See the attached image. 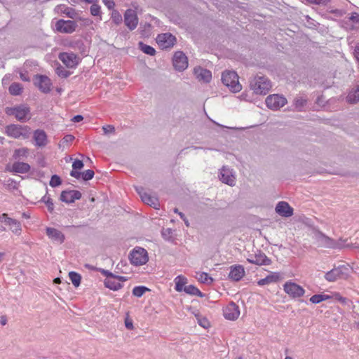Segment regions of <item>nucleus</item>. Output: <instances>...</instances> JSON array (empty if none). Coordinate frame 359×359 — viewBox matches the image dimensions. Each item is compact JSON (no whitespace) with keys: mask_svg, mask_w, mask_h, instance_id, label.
Instances as JSON below:
<instances>
[{"mask_svg":"<svg viewBox=\"0 0 359 359\" xmlns=\"http://www.w3.org/2000/svg\"><path fill=\"white\" fill-rule=\"evenodd\" d=\"M5 133L12 138L27 140L31 135V128L27 126L10 124L6 127Z\"/></svg>","mask_w":359,"mask_h":359,"instance_id":"nucleus-1","label":"nucleus"},{"mask_svg":"<svg viewBox=\"0 0 359 359\" xmlns=\"http://www.w3.org/2000/svg\"><path fill=\"white\" fill-rule=\"evenodd\" d=\"M5 112L8 116H14L18 121L22 123L27 122L31 118L30 108L27 104L6 107Z\"/></svg>","mask_w":359,"mask_h":359,"instance_id":"nucleus-2","label":"nucleus"},{"mask_svg":"<svg viewBox=\"0 0 359 359\" xmlns=\"http://www.w3.org/2000/svg\"><path fill=\"white\" fill-rule=\"evenodd\" d=\"M271 88V81L264 76H256L250 81V88L257 95H266Z\"/></svg>","mask_w":359,"mask_h":359,"instance_id":"nucleus-3","label":"nucleus"},{"mask_svg":"<svg viewBox=\"0 0 359 359\" xmlns=\"http://www.w3.org/2000/svg\"><path fill=\"white\" fill-rule=\"evenodd\" d=\"M222 83L233 93L239 92L242 89L238 81V76L233 71H226L222 75Z\"/></svg>","mask_w":359,"mask_h":359,"instance_id":"nucleus-4","label":"nucleus"},{"mask_svg":"<svg viewBox=\"0 0 359 359\" xmlns=\"http://www.w3.org/2000/svg\"><path fill=\"white\" fill-rule=\"evenodd\" d=\"M129 259L134 266H142L148 262V253L145 249L136 247L130 252Z\"/></svg>","mask_w":359,"mask_h":359,"instance_id":"nucleus-5","label":"nucleus"},{"mask_svg":"<svg viewBox=\"0 0 359 359\" xmlns=\"http://www.w3.org/2000/svg\"><path fill=\"white\" fill-rule=\"evenodd\" d=\"M265 102L268 108L276 111L286 104L287 100L283 95L273 94L266 97Z\"/></svg>","mask_w":359,"mask_h":359,"instance_id":"nucleus-6","label":"nucleus"},{"mask_svg":"<svg viewBox=\"0 0 359 359\" xmlns=\"http://www.w3.org/2000/svg\"><path fill=\"white\" fill-rule=\"evenodd\" d=\"M283 290L286 294L292 298H298L304 296L305 290L292 281H287L283 285Z\"/></svg>","mask_w":359,"mask_h":359,"instance_id":"nucleus-7","label":"nucleus"},{"mask_svg":"<svg viewBox=\"0 0 359 359\" xmlns=\"http://www.w3.org/2000/svg\"><path fill=\"white\" fill-rule=\"evenodd\" d=\"M219 179L231 187L236 184V175L233 170L228 166H223L219 173Z\"/></svg>","mask_w":359,"mask_h":359,"instance_id":"nucleus-8","label":"nucleus"},{"mask_svg":"<svg viewBox=\"0 0 359 359\" xmlns=\"http://www.w3.org/2000/svg\"><path fill=\"white\" fill-rule=\"evenodd\" d=\"M128 280V278L121 276H111V277H107L104 281V284L106 287L117 291L123 287L122 283Z\"/></svg>","mask_w":359,"mask_h":359,"instance_id":"nucleus-9","label":"nucleus"},{"mask_svg":"<svg viewBox=\"0 0 359 359\" xmlns=\"http://www.w3.org/2000/svg\"><path fill=\"white\" fill-rule=\"evenodd\" d=\"M76 27V22L72 20H59L55 23V29L60 33L72 34Z\"/></svg>","mask_w":359,"mask_h":359,"instance_id":"nucleus-10","label":"nucleus"},{"mask_svg":"<svg viewBox=\"0 0 359 359\" xmlns=\"http://www.w3.org/2000/svg\"><path fill=\"white\" fill-rule=\"evenodd\" d=\"M348 269L344 266H339L334 268L325 274V278L329 282H334L340 278H345L347 275L345 273Z\"/></svg>","mask_w":359,"mask_h":359,"instance_id":"nucleus-11","label":"nucleus"},{"mask_svg":"<svg viewBox=\"0 0 359 359\" xmlns=\"http://www.w3.org/2000/svg\"><path fill=\"white\" fill-rule=\"evenodd\" d=\"M314 238L321 247L328 248H336L337 247V243L334 240L320 231H316Z\"/></svg>","mask_w":359,"mask_h":359,"instance_id":"nucleus-12","label":"nucleus"},{"mask_svg":"<svg viewBox=\"0 0 359 359\" xmlns=\"http://www.w3.org/2000/svg\"><path fill=\"white\" fill-rule=\"evenodd\" d=\"M172 63L175 69L179 72L184 71L188 67V60L182 51H177L173 56Z\"/></svg>","mask_w":359,"mask_h":359,"instance_id":"nucleus-13","label":"nucleus"},{"mask_svg":"<svg viewBox=\"0 0 359 359\" xmlns=\"http://www.w3.org/2000/svg\"><path fill=\"white\" fill-rule=\"evenodd\" d=\"M176 41L175 37L170 33L158 34L156 37V42L162 49L172 47Z\"/></svg>","mask_w":359,"mask_h":359,"instance_id":"nucleus-14","label":"nucleus"},{"mask_svg":"<svg viewBox=\"0 0 359 359\" xmlns=\"http://www.w3.org/2000/svg\"><path fill=\"white\" fill-rule=\"evenodd\" d=\"M0 222L9 226L10 229L13 233L16 235H20L21 233L22 227L20 222L16 219L9 217L7 214L4 213L0 215Z\"/></svg>","mask_w":359,"mask_h":359,"instance_id":"nucleus-15","label":"nucleus"},{"mask_svg":"<svg viewBox=\"0 0 359 359\" xmlns=\"http://www.w3.org/2000/svg\"><path fill=\"white\" fill-rule=\"evenodd\" d=\"M34 84L39 88L41 92L44 93H48L51 90V81L46 76L36 75L34 79Z\"/></svg>","mask_w":359,"mask_h":359,"instance_id":"nucleus-16","label":"nucleus"},{"mask_svg":"<svg viewBox=\"0 0 359 359\" xmlns=\"http://www.w3.org/2000/svg\"><path fill=\"white\" fill-rule=\"evenodd\" d=\"M136 190L138 192L142 201L144 203L153 207L155 209H158L159 202L156 196H151V194L144 191V189L142 187L136 188Z\"/></svg>","mask_w":359,"mask_h":359,"instance_id":"nucleus-17","label":"nucleus"},{"mask_svg":"<svg viewBox=\"0 0 359 359\" xmlns=\"http://www.w3.org/2000/svg\"><path fill=\"white\" fill-rule=\"evenodd\" d=\"M223 316L229 320H235L240 316V310L238 306L234 302L229 303L223 309Z\"/></svg>","mask_w":359,"mask_h":359,"instance_id":"nucleus-18","label":"nucleus"},{"mask_svg":"<svg viewBox=\"0 0 359 359\" xmlns=\"http://www.w3.org/2000/svg\"><path fill=\"white\" fill-rule=\"evenodd\" d=\"M247 261L250 264L259 266L269 265L271 264V260L261 251H258L255 255H249Z\"/></svg>","mask_w":359,"mask_h":359,"instance_id":"nucleus-19","label":"nucleus"},{"mask_svg":"<svg viewBox=\"0 0 359 359\" xmlns=\"http://www.w3.org/2000/svg\"><path fill=\"white\" fill-rule=\"evenodd\" d=\"M124 22L130 30L135 29L138 24L136 12L132 9H128L124 14Z\"/></svg>","mask_w":359,"mask_h":359,"instance_id":"nucleus-20","label":"nucleus"},{"mask_svg":"<svg viewBox=\"0 0 359 359\" xmlns=\"http://www.w3.org/2000/svg\"><path fill=\"white\" fill-rule=\"evenodd\" d=\"M59 59L69 68L75 67L78 65V57L73 53H62Z\"/></svg>","mask_w":359,"mask_h":359,"instance_id":"nucleus-21","label":"nucleus"},{"mask_svg":"<svg viewBox=\"0 0 359 359\" xmlns=\"http://www.w3.org/2000/svg\"><path fill=\"white\" fill-rule=\"evenodd\" d=\"M275 210L277 214L284 217H290L293 215V208L285 201H280L277 203Z\"/></svg>","mask_w":359,"mask_h":359,"instance_id":"nucleus-22","label":"nucleus"},{"mask_svg":"<svg viewBox=\"0 0 359 359\" xmlns=\"http://www.w3.org/2000/svg\"><path fill=\"white\" fill-rule=\"evenodd\" d=\"M81 198V193L77 190L63 191L60 195V200L67 203H74Z\"/></svg>","mask_w":359,"mask_h":359,"instance_id":"nucleus-23","label":"nucleus"},{"mask_svg":"<svg viewBox=\"0 0 359 359\" xmlns=\"http://www.w3.org/2000/svg\"><path fill=\"white\" fill-rule=\"evenodd\" d=\"M46 231L47 236L53 242L62 244L65 241V236L60 231L55 228L47 227Z\"/></svg>","mask_w":359,"mask_h":359,"instance_id":"nucleus-24","label":"nucleus"},{"mask_svg":"<svg viewBox=\"0 0 359 359\" xmlns=\"http://www.w3.org/2000/svg\"><path fill=\"white\" fill-rule=\"evenodd\" d=\"M33 139L34 144L38 147H45L48 143V137L46 132L41 129H37L33 133Z\"/></svg>","mask_w":359,"mask_h":359,"instance_id":"nucleus-25","label":"nucleus"},{"mask_svg":"<svg viewBox=\"0 0 359 359\" xmlns=\"http://www.w3.org/2000/svg\"><path fill=\"white\" fill-rule=\"evenodd\" d=\"M245 276L244 267L241 265H234L230 267L229 278L233 281H239Z\"/></svg>","mask_w":359,"mask_h":359,"instance_id":"nucleus-26","label":"nucleus"},{"mask_svg":"<svg viewBox=\"0 0 359 359\" xmlns=\"http://www.w3.org/2000/svg\"><path fill=\"white\" fill-rule=\"evenodd\" d=\"M194 72L196 79L200 81L208 83L212 79L211 72L201 67H195Z\"/></svg>","mask_w":359,"mask_h":359,"instance_id":"nucleus-27","label":"nucleus"},{"mask_svg":"<svg viewBox=\"0 0 359 359\" xmlns=\"http://www.w3.org/2000/svg\"><path fill=\"white\" fill-rule=\"evenodd\" d=\"M30 165L20 161H15L11 165L10 171L15 173L25 174L30 170Z\"/></svg>","mask_w":359,"mask_h":359,"instance_id":"nucleus-28","label":"nucleus"},{"mask_svg":"<svg viewBox=\"0 0 359 359\" xmlns=\"http://www.w3.org/2000/svg\"><path fill=\"white\" fill-rule=\"evenodd\" d=\"M29 155V149L27 147H21L14 150L12 158L15 161L25 160Z\"/></svg>","mask_w":359,"mask_h":359,"instance_id":"nucleus-29","label":"nucleus"},{"mask_svg":"<svg viewBox=\"0 0 359 359\" xmlns=\"http://www.w3.org/2000/svg\"><path fill=\"white\" fill-rule=\"evenodd\" d=\"M174 282L175 283V289L176 291L181 292L184 290V287H186L187 283L188 282L187 278L182 275L177 276L175 279Z\"/></svg>","mask_w":359,"mask_h":359,"instance_id":"nucleus-30","label":"nucleus"},{"mask_svg":"<svg viewBox=\"0 0 359 359\" xmlns=\"http://www.w3.org/2000/svg\"><path fill=\"white\" fill-rule=\"evenodd\" d=\"M346 101L351 104L359 102V86L348 93L346 97Z\"/></svg>","mask_w":359,"mask_h":359,"instance_id":"nucleus-31","label":"nucleus"},{"mask_svg":"<svg viewBox=\"0 0 359 359\" xmlns=\"http://www.w3.org/2000/svg\"><path fill=\"white\" fill-rule=\"evenodd\" d=\"M185 293L191 295H194L197 297H203V294L194 285H189L186 287H184V290Z\"/></svg>","mask_w":359,"mask_h":359,"instance_id":"nucleus-32","label":"nucleus"},{"mask_svg":"<svg viewBox=\"0 0 359 359\" xmlns=\"http://www.w3.org/2000/svg\"><path fill=\"white\" fill-rule=\"evenodd\" d=\"M278 278V275H276V274H271V275L267 276L264 278L260 279L257 282V284L259 286H263V285H269V284H270L271 283L277 281Z\"/></svg>","mask_w":359,"mask_h":359,"instance_id":"nucleus-33","label":"nucleus"},{"mask_svg":"<svg viewBox=\"0 0 359 359\" xmlns=\"http://www.w3.org/2000/svg\"><path fill=\"white\" fill-rule=\"evenodd\" d=\"M69 277L74 287H77L80 285L81 276L79 273L71 271L69 273Z\"/></svg>","mask_w":359,"mask_h":359,"instance_id":"nucleus-34","label":"nucleus"},{"mask_svg":"<svg viewBox=\"0 0 359 359\" xmlns=\"http://www.w3.org/2000/svg\"><path fill=\"white\" fill-rule=\"evenodd\" d=\"M139 47L140 50L145 54L149 55H154L156 50L155 49L147 44H144L142 42L139 43Z\"/></svg>","mask_w":359,"mask_h":359,"instance_id":"nucleus-35","label":"nucleus"},{"mask_svg":"<svg viewBox=\"0 0 359 359\" xmlns=\"http://www.w3.org/2000/svg\"><path fill=\"white\" fill-rule=\"evenodd\" d=\"M22 90V86L20 83H13L9 87V93L13 95H19Z\"/></svg>","mask_w":359,"mask_h":359,"instance_id":"nucleus-36","label":"nucleus"},{"mask_svg":"<svg viewBox=\"0 0 359 359\" xmlns=\"http://www.w3.org/2000/svg\"><path fill=\"white\" fill-rule=\"evenodd\" d=\"M197 279L203 283H212L213 279L205 272H201L197 274Z\"/></svg>","mask_w":359,"mask_h":359,"instance_id":"nucleus-37","label":"nucleus"},{"mask_svg":"<svg viewBox=\"0 0 359 359\" xmlns=\"http://www.w3.org/2000/svg\"><path fill=\"white\" fill-rule=\"evenodd\" d=\"M149 289L145 286H136L133 289V294L137 297H141Z\"/></svg>","mask_w":359,"mask_h":359,"instance_id":"nucleus-38","label":"nucleus"},{"mask_svg":"<svg viewBox=\"0 0 359 359\" xmlns=\"http://www.w3.org/2000/svg\"><path fill=\"white\" fill-rule=\"evenodd\" d=\"M41 201L43 202L50 212H52L54 210V204L53 203L52 199L50 198V196L45 195L42 198Z\"/></svg>","mask_w":359,"mask_h":359,"instance_id":"nucleus-39","label":"nucleus"},{"mask_svg":"<svg viewBox=\"0 0 359 359\" xmlns=\"http://www.w3.org/2000/svg\"><path fill=\"white\" fill-rule=\"evenodd\" d=\"M306 100L302 97H297L294 100L295 109L301 111L306 104Z\"/></svg>","mask_w":359,"mask_h":359,"instance_id":"nucleus-40","label":"nucleus"},{"mask_svg":"<svg viewBox=\"0 0 359 359\" xmlns=\"http://www.w3.org/2000/svg\"><path fill=\"white\" fill-rule=\"evenodd\" d=\"M332 299L339 302L343 305H347L349 302V300L342 297L339 292H334L332 294Z\"/></svg>","mask_w":359,"mask_h":359,"instance_id":"nucleus-41","label":"nucleus"},{"mask_svg":"<svg viewBox=\"0 0 359 359\" xmlns=\"http://www.w3.org/2000/svg\"><path fill=\"white\" fill-rule=\"evenodd\" d=\"M62 184V180L60 177L57 175H53L51 177L49 184L52 187H56L60 186Z\"/></svg>","mask_w":359,"mask_h":359,"instance_id":"nucleus-42","label":"nucleus"},{"mask_svg":"<svg viewBox=\"0 0 359 359\" xmlns=\"http://www.w3.org/2000/svg\"><path fill=\"white\" fill-rule=\"evenodd\" d=\"M56 74L62 78H67L69 76V72L65 69L63 67H58L55 69Z\"/></svg>","mask_w":359,"mask_h":359,"instance_id":"nucleus-43","label":"nucleus"},{"mask_svg":"<svg viewBox=\"0 0 359 359\" xmlns=\"http://www.w3.org/2000/svg\"><path fill=\"white\" fill-rule=\"evenodd\" d=\"M95 172L93 170H86L82 172V179L88 181L93 178Z\"/></svg>","mask_w":359,"mask_h":359,"instance_id":"nucleus-44","label":"nucleus"},{"mask_svg":"<svg viewBox=\"0 0 359 359\" xmlns=\"http://www.w3.org/2000/svg\"><path fill=\"white\" fill-rule=\"evenodd\" d=\"M90 13L93 16L100 15V6L97 4H93L90 6Z\"/></svg>","mask_w":359,"mask_h":359,"instance_id":"nucleus-45","label":"nucleus"},{"mask_svg":"<svg viewBox=\"0 0 359 359\" xmlns=\"http://www.w3.org/2000/svg\"><path fill=\"white\" fill-rule=\"evenodd\" d=\"M111 18L113 22H114L116 25L121 23L122 21V16L117 11H114L112 13Z\"/></svg>","mask_w":359,"mask_h":359,"instance_id":"nucleus-46","label":"nucleus"},{"mask_svg":"<svg viewBox=\"0 0 359 359\" xmlns=\"http://www.w3.org/2000/svg\"><path fill=\"white\" fill-rule=\"evenodd\" d=\"M197 320L198 325L203 328H208L210 326V323L205 318L198 317Z\"/></svg>","mask_w":359,"mask_h":359,"instance_id":"nucleus-47","label":"nucleus"},{"mask_svg":"<svg viewBox=\"0 0 359 359\" xmlns=\"http://www.w3.org/2000/svg\"><path fill=\"white\" fill-rule=\"evenodd\" d=\"M322 297H321V294H314L313 295L309 301L312 303V304H319L320 302H322Z\"/></svg>","mask_w":359,"mask_h":359,"instance_id":"nucleus-48","label":"nucleus"},{"mask_svg":"<svg viewBox=\"0 0 359 359\" xmlns=\"http://www.w3.org/2000/svg\"><path fill=\"white\" fill-rule=\"evenodd\" d=\"M83 165L82 161L76 159L73 162L72 168L73 170H80L83 167Z\"/></svg>","mask_w":359,"mask_h":359,"instance_id":"nucleus-49","label":"nucleus"},{"mask_svg":"<svg viewBox=\"0 0 359 359\" xmlns=\"http://www.w3.org/2000/svg\"><path fill=\"white\" fill-rule=\"evenodd\" d=\"M102 130H103L104 133L105 135H107V134H109V133H113L115 131L114 127L113 126H111V125L104 126L102 127Z\"/></svg>","mask_w":359,"mask_h":359,"instance_id":"nucleus-50","label":"nucleus"},{"mask_svg":"<svg viewBox=\"0 0 359 359\" xmlns=\"http://www.w3.org/2000/svg\"><path fill=\"white\" fill-rule=\"evenodd\" d=\"M308 2L311 4H314L317 5H326L330 2V0H306Z\"/></svg>","mask_w":359,"mask_h":359,"instance_id":"nucleus-51","label":"nucleus"},{"mask_svg":"<svg viewBox=\"0 0 359 359\" xmlns=\"http://www.w3.org/2000/svg\"><path fill=\"white\" fill-rule=\"evenodd\" d=\"M348 20L351 21L353 23H359V14L356 13H353L348 18Z\"/></svg>","mask_w":359,"mask_h":359,"instance_id":"nucleus-52","label":"nucleus"},{"mask_svg":"<svg viewBox=\"0 0 359 359\" xmlns=\"http://www.w3.org/2000/svg\"><path fill=\"white\" fill-rule=\"evenodd\" d=\"M74 140V137L72 135H66L62 140V144H68Z\"/></svg>","mask_w":359,"mask_h":359,"instance_id":"nucleus-53","label":"nucleus"},{"mask_svg":"<svg viewBox=\"0 0 359 359\" xmlns=\"http://www.w3.org/2000/svg\"><path fill=\"white\" fill-rule=\"evenodd\" d=\"M64 13L70 18H74L75 16V11L72 8H67Z\"/></svg>","mask_w":359,"mask_h":359,"instance_id":"nucleus-54","label":"nucleus"},{"mask_svg":"<svg viewBox=\"0 0 359 359\" xmlns=\"http://www.w3.org/2000/svg\"><path fill=\"white\" fill-rule=\"evenodd\" d=\"M102 2L109 10L114 8L115 6L114 0H102Z\"/></svg>","mask_w":359,"mask_h":359,"instance_id":"nucleus-55","label":"nucleus"},{"mask_svg":"<svg viewBox=\"0 0 359 359\" xmlns=\"http://www.w3.org/2000/svg\"><path fill=\"white\" fill-rule=\"evenodd\" d=\"M70 175L78 180L82 178V172L77 171V170H72L70 172Z\"/></svg>","mask_w":359,"mask_h":359,"instance_id":"nucleus-56","label":"nucleus"},{"mask_svg":"<svg viewBox=\"0 0 359 359\" xmlns=\"http://www.w3.org/2000/svg\"><path fill=\"white\" fill-rule=\"evenodd\" d=\"M125 325L127 329L128 330H133V324L131 320H126L125 321Z\"/></svg>","mask_w":359,"mask_h":359,"instance_id":"nucleus-57","label":"nucleus"},{"mask_svg":"<svg viewBox=\"0 0 359 359\" xmlns=\"http://www.w3.org/2000/svg\"><path fill=\"white\" fill-rule=\"evenodd\" d=\"M354 55L357 61L359 62V43L355 48Z\"/></svg>","mask_w":359,"mask_h":359,"instance_id":"nucleus-58","label":"nucleus"},{"mask_svg":"<svg viewBox=\"0 0 359 359\" xmlns=\"http://www.w3.org/2000/svg\"><path fill=\"white\" fill-rule=\"evenodd\" d=\"M83 119V118L81 115H76L72 118V121L73 122L77 123V122L81 121Z\"/></svg>","mask_w":359,"mask_h":359,"instance_id":"nucleus-59","label":"nucleus"},{"mask_svg":"<svg viewBox=\"0 0 359 359\" xmlns=\"http://www.w3.org/2000/svg\"><path fill=\"white\" fill-rule=\"evenodd\" d=\"M179 215L180 217H181V219H183V221L184 222L185 224L187 226H189V221L188 219H187V217H185L184 214L182 213V212H179Z\"/></svg>","mask_w":359,"mask_h":359,"instance_id":"nucleus-60","label":"nucleus"},{"mask_svg":"<svg viewBox=\"0 0 359 359\" xmlns=\"http://www.w3.org/2000/svg\"><path fill=\"white\" fill-rule=\"evenodd\" d=\"M321 297H322V302L323 301H325V300H328L330 299H332V295H328V294H321Z\"/></svg>","mask_w":359,"mask_h":359,"instance_id":"nucleus-61","label":"nucleus"},{"mask_svg":"<svg viewBox=\"0 0 359 359\" xmlns=\"http://www.w3.org/2000/svg\"><path fill=\"white\" fill-rule=\"evenodd\" d=\"M102 273L106 276V278L107 277H111V276H114L112 273L107 271V270H102Z\"/></svg>","mask_w":359,"mask_h":359,"instance_id":"nucleus-62","label":"nucleus"},{"mask_svg":"<svg viewBox=\"0 0 359 359\" xmlns=\"http://www.w3.org/2000/svg\"><path fill=\"white\" fill-rule=\"evenodd\" d=\"M307 18H309L307 22L309 23V25H311V26H316L314 20L311 19L309 17H307Z\"/></svg>","mask_w":359,"mask_h":359,"instance_id":"nucleus-63","label":"nucleus"},{"mask_svg":"<svg viewBox=\"0 0 359 359\" xmlns=\"http://www.w3.org/2000/svg\"><path fill=\"white\" fill-rule=\"evenodd\" d=\"M6 322H7V320H6V319L5 318H1V324L2 325H5L6 324Z\"/></svg>","mask_w":359,"mask_h":359,"instance_id":"nucleus-64","label":"nucleus"}]
</instances>
